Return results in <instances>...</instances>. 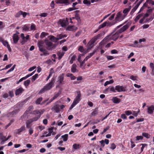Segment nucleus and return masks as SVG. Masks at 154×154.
Returning <instances> with one entry per match:
<instances>
[{
	"mask_svg": "<svg viewBox=\"0 0 154 154\" xmlns=\"http://www.w3.org/2000/svg\"><path fill=\"white\" fill-rule=\"evenodd\" d=\"M68 22L67 18L66 19H60L58 22V23L60 24L61 26L62 27H66L67 25V24Z\"/></svg>",
	"mask_w": 154,
	"mask_h": 154,
	"instance_id": "nucleus-10",
	"label": "nucleus"
},
{
	"mask_svg": "<svg viewBox=\"0 0 154 154\" xmlns=\"http://www.w3.org/2000/svg\"><path fill=\"white\" fill-rule=\"evenodd\" d=\"M48 14L46 13H43L40 14L39 16L41 17H45L47 16Z\"/></svg>",
	"mask_w": 154,
	"mask_h": 154,
	"instance_id": "nucleus-63",
	"label": "nucleus"
},
{
	"mask_svg": "<svg viewBox=\"0 0 154 154\" xmlns=\"http://www.w3.org/2000/svg\"><path fill=\"white\" fill-rule=\"evenodd\" d=\"M55 78L53 77L51 79V82L44 86L46 91L50 90L54 86V83L55 82Z\"/></svg>",
	"mask_w": 154,
	"mask_h": 154,
	"instance_id": "nucleus-5",
	"label": "nucleus"
},
{
	"mask_svg": "<svg viewBox=\"0 0 154 154\" xmlns=\"http://www.w3.org/2000/svg\"><path fill=\"white\" fill-rule=\"evenodd\" d=\"M76 58V56L75 55H73L71 58V60L69 61V63L71 64L73 63V61L75 60Z\"/></svg>",
	"mask_w": 154,
	"mask_h": 154,
	"instance_id": "nucleus-48",
	"label": "nucleus"
},
{
	"mask_svg": "<svg viewBox=\"0 0 154 154\" xmlns=\"http://www.w3.org/2000/svg\"><path fill=\"white\" fill-rule=\"evenodd\" d=\"M83 3L84 4L87 5L88 6L90 5L91 4L90 1L88 0H84Z\"/></svg>",
	"mask_w": 154,
	"mask_h": 154,
	"instance_id": "nucleus-49",
	"label": "nucleus"
},
{
	"mask_svg": "<svg viewBox=\"0 0 154 154\" xmlns=\"http://www.w3.org/2000/svg\"><path fill=\"white\" fill-rule=\"evenodd\" d=\"M154 18V14H153L152 16H151L149 18H147L145 22V23L148 22L149 21H151Z\"/></svg>",
	"mask_w": 154,
	"mask_h": 154,
	"instance_id": "nucleus-39",
	"label": "nucleus"
},
{
	"mask_svg": "<svg viewBox=\"0 0 154 154\" xmlns=\"http://www.w3.org/2000/svg\"><path fill=\"white\" fill-rule=\"evenodd\" d=\"M100 37V34H98L97 35L94 36L88 42V49L91 48L94 46V44L96 41V40L99 38Z\"/></svg>",
	"mask_w": 154,
	"mask_h": 154,
	"instance_id": "nucleus-4",
	"label": "nucleus"
},
{
	"mask_svg": "<svg viewBox=\"0 0 154 154\" xmlns=\"http://www.w3.org/2000/svg\"><path fill=\"white\" fill-rule=\"evenodd\" d=\"M114 82V80L113 79H111L109 81H106L104 84V86H106L107 85L109 84H112Z\"/></svg>",
	"mask_w": 154,
	"mask_h": 154,
	"instance_id": "nucleus-38",
	"label": "nucleus"
},
{
	"mask_svg": "<svg viewBox=\"0 0 154 154\" xmlns=\"http://www.w3.org/2000/svg\"><path fill=\"white\" fill-rule=\"evenodd\" d=\"M136 140H142L143 139V137L141 136H137L136 137Z\"/></svg>",
	"mask_w": 154,
	"mask_h": 154,
	"instance_id": "nucleus-57",
	"label": "nucleus"
},
{
	"mask_svg": "<svg viewBox=\"0 0 154 154\" xmlns=\"http://www.w3.org/2000/svg\"><path fill=\"white\" fill-rule=\"evenodd\" d=\"M96 50H94L92 53L89 54V55L87 56L86 57L88 59L91 57L96 52Z\"/></svg>",
	"mask_w": 154,
	"mask_h": 154,
	"instance_id": "nucleus-43",
	"label": "nucleus"
},
{
	"mask_svg": "<svg viewBox=\"0 0 154 154\" xmlns=\"http://www.w3.org/2000/svg\"><path fill=\"white\" fill-rule=\"evenodd\" d=\"M80 11L79 10H76L74 11L75 13V17H72V19H75L76 20L78 21V22L80 23L81 21V20L80 19V17L79 15V14Z\"/></svg>",
	"mask_w": 154,
	"mask_h": 154,
	"instance_id": "nucleus-13",
	"label": "nucleus"
},
{
	"mask_svg": "<svg viewBox=\"0 0 154 154\" xmlns=\"http://www.w3.org/2000/svg\"><path fill=\"white\" fill-rule=\"evenodd\" d=\"M78 9L77 8H74L73 7L69 8L66 10L68 11H71L74 10H76Z\"/></svg>",
	"mask_w": 154,
	"mask_h": 154,
	"instance_id": "nucleus-58",
	"label": "nucleus"
},
{
	"mask_svg": "<svg viewBox=\"0 0 154 154\" xmlns=\"http://www.w3.org/2000/svg\"><path fill=\"white\" fill-rule=\"evenodd\" d=\"M0 42H2L3 45L5 46H7V45L9 44L7 41L5 40L3 38L1 37H0Z\"/></svg>",
	"mask_w": 154,
	"mask_h": 154,
	"instance_id": "nucleus-27",
	"label": "nucleus"
},
{
	"mask_svg": "<svg viewBox=\"0 0 154 154\" xmlns=\"http://www.w3.org/2000/svg\"><path fill=\"white\" fill-rule=\"evenodd\" d=\"M30 82V80L28 79L24 82V85L26 87H27L29 85Z\"/></svg>",
	"mask_w": 154,
	"mask_h": 154,
	"instance_id": "nucleus-42",
	"label": "nucleus"
},
{
	"mask_svg": "<svg viewBox=\"0 0 154 154\" xmlns=\"http://www.w3.org/2000/svg\"><path fill=\"white\" fill-rule=\"evenodd\" d=\"M143 14H138L137 15L136 17L134 19V21L136 23L137 22L138 20L140 19V18L143 16Z\"/></svg>",
	"mask_w": 154,
	"mask_h": 154,
	"instance_id": "nucleus-33",
	"label": "nucleus"
},
{
	"mask_svg": "<svg viewBox=\"0 0 154 154\" xmlns=\"http://www.w3.org/2000/svg\"><path fill=\"white\" fill-rule=\"evenodd\" d=\"M49 38V39L51 41L54 42H56L58 40L57 38H56L53 35H50L48 37Z\"/></svg>",
	"mask_w": 154,
	"mask_h": 154,
	"instance_id": "nucleus-22",
	"label": "nucleus"
},
{
	"mask_svg": "<svg viewBox=\"0 0 154 154\" xmlns=\"http://www.w3.org/2000/svg\"><path fill=\"white\" fill-rule=\"evenodd\" d=\"M130 25V24L128 23H127L125 25H124L120 29L117 30L118 32L120 34V33L123 32L129 27Z\"/></svg>",
	"mask_w": 154,
	"mask_h": 154,
	"instance_id": "nucleus-12",
	"label": "nucleus"
},
{
	"mask_svg": "<svg viewBox=\"0 0 154 154\" xmlns=\"http://www.w3.org/2000/svg\"><path fill=\"white\" fill-rule=\"evenodd\" d=\"M142 134L143 136L147 139L149 138L150 137V135L148 133H143Z\"/></svg>",
	"mask_w": 154,
	"mask_h": 154,
	"instance_id": "nucleus-45",
	"label": "nucleus"
},
{
	"mask_svg": "<svg viewBox=\"0 0 154 154\" xmlns=\"http://www.w3.org/2000/svg\"><path fill=\"white\" fill-rule=\"evenodd\" d=\"M76 65L75 64H73L71 67V72L73 73H75L76 72L77 69H76Z\"/></svg>",
	"mask_w": 154,
	"mask_h": 154,
	"instance_id": "nucleus-31",
	"label": "nucleus"
},
{
	"mask_svg": "<svg viewBox=\"0 0 154 154\" xmlns=\"http://www.w3.org/2000/svg\"><path fill=\"white\" fill-rule=\"evenodd\" d=\"M138 42L137 41H135L134 42V44H131L130 45V46L134 47H138Z\"/></svg>",
	"mask_w": 154,
	"mask_h": 154,
	"instance_id": "nucleus-40",
	"label": "nucleus"
},
{
	"mask_svg": "<svg viewBox=\"0 0 154 154\" xmlns=\"http://www.w3.org/2000/svg\"><path fill=\"white\" fill-rule=\"evenodd\" d=\"M106 57L107 59L109 60H112L114 58V57L111 56H107Z\"/></svg>",
	"mask_w": 154,
	"mask_h": 154,
	"instance_id": "nucleus-64",
	"label": "nucleus"
},
{
	"mask_svg": "<svg viewBox=\"0 0 154 154\" xmlns=\"http://www.w3.org/2000/svg\"><path fill=\"white\" fill-rule=\"evenodd\" d=\"M12 38L14 42V43L15 44H17L19 40V37L17 34H14L12 36Z\"/></svg>",
	"mask_w": 154,
	"mask_h": 154,
	"instance_id": "nucleus-17",
	"label": "nucleus"
},
{
	"mask_svg": "<svg viewBox=\"0 0 154 154\" xmlns=\"http://www.w3.org/2000/svg\"><path fill=\"white\" fill-rule=\"evenodd\" d=\"M116 147V145L114 143H112L110 147V149L113 150L115 149Z\"/></svg>",
	"mask_w": 154,
	"mask_h": 154,
	"instance_id": "nucleus-62",
	"label": "nucleus"
},
{
	"mask_svg": "<svg viewBox=\"0 0 154 154\" xmlns=\"http://www.w3.org/2000/svg\"><path fill=\"white\" fill-rule=\"evenodd\" d=\"M32 122L30 119L27 120L26 122V128H30L32 125Z\"/></svg>",
	"mask_w": 154,
	"mask_h": 154,
	"instance_id": "nucleus-23",
	"label": "nucleus"
},
{
	"mask_svg": "<svg viewBox=\"0 0 154 154\" xmlns=\"http://www.w3.org/2000/svg\"><path fill=\"white\" fill-rule=\"evenodd\" d=\"M129 11V9H128L127 8L124 9L123 11V13L124 14H123V15L126 17Z\"/></svg>",
	"mask_w": 154,
	"mask_h": 154,
	"instance_id": "nucleus-34",
	"label": "nucleus"
},
{
	"mask_svg": "<svg viewBox=\"0 0 154 154\" xmlns=\"http://www.w3.org/2000/svg\"><path fill=\"white\" fill-rule=\"evenodd\" d=\"M40 51L43 53L42 54H40V55L41 56H47L49 55V54L48 51H47L44 48L40 49Z\"/></svg>",
	"mask_w": 154,
	"mask_h": 154,
	"instance_id": "nucleus-18",
	"label": "nucleus"
},
{
	"mask_svg": "<svg viewBox=\"0 0 154 154\" xmlns=\"http://www.w3.org/2000/svg\"><path fill=\"white\" fill-rule=\"evenodd\" d=\"M41 116V114H39L37 116H36L35 117H34L32 118L31 119H30L32 121V122H34L37 121L40 117Z\"/></svg>",
	"mask_w": 154,
	"mask_h": 154,
	"instance_id": "nucleus-30",
	"label": "nucleus"
},
{
	"mask_svg": "<svg viewBox=\"0 0 154 154\" xmlns=\"http://www.w3.org/2000/svg\"><path fill=\"white\" fill-rule=\"evenodd\" d=\"M26 130V128L24 125L22 126L20 128L15 129L14 133L16 134H20L23 131Z\"/></svg>",
	"mask_w": 154,
	"mask_h": 154,
	"instance_id": "nucleus-11",
	"label": "nucleus"
},
{
	"mask_svg": "<svg viewBox=\"0 0 154 154\" xmlns=\"http://www.w3.org/2000/svg\"><path fill=\"white\" fill-rule=\"evenodd\" d=\"M24 91L23 88L20 87L18 89H17L15 91V94L16 96L19 95L22 93Z\"/></svg>",
	"mask_w": 154,
	"mask_h": 154,
	"instance_id": "nucleus-21",
	"label": "nucleus"
},
{
	"mask_svg": "<svg viewBox=\"0 0 154 154\" xmlns=\"http://www.w3.org/2000/svg\"><path fill=\"white\" fill-rule=\"evenodd\" d=\"M78 29L77 27L75 26H68L66 29V30L69 31H76Z\"/></svg>",
	"mask_w": 154,
	"mask_h": 154,
	"instance_id": "nucleus-15",
	"label": "nucleus"
},
{
	"mask_svg": "<svg viewBox=\"0 0 154 154\" xmlns=\"http://www.w3.org/2000/svg\"><path fill=\"white\" fill-rule=\"evenodd\" d=\"M75 0H55V2L57 4H64L68 5L71 2L75 1Z\"/></svg>",
	"mask_w": 154,
	"mask_h": 154,
	"instance_id": "nucleus-6",
	"label": "nucleus"
},
{
	"mask_svg": "<svg viewBox=\"0 0 154 154\" xmlns=\"http://www.w3.org/2000/svg\"><path fill=\"white\" fill-rule=\"evenodd\" d=\"M78 50L81 53H83L85 54H86L88 52L87 51H85L83 47L82 46H79Z\"/></svg>",
	"mask_w": 154,
	"mask_h": 154,
	"instance_id": "nucleus-29",
	"label": "nucleus"
},
{
	"mask_svg": "<svg viewBox=\"0 0 154 154\" xmlns=\"http://www.w3.org/2000/svg\"><path fill=\"white\" fill-rule=\"evenodd\" d=\"M61 93V91H59L58 93L57 94H55L54 96L53 97L55 99H56L57 97H58L60 94Z\"/></svg>",
	"mask_w": 154,
	"mask_h": 154,
	"instance_id": "nucleus-54",
	"label": "nucleus"
},
{
	"mask_svg": "<svg viewBox=\"0 0 154 154\" xmlns=\"http://www.w3.org/2000/svg\"><path fill=\"white\" fill-rule=\"evenodd\" d=\"M125 17L122 14V12L121 11H119L116 14L115 20L111 22H109L108 20H107L104 22L99 26L98 29L97 30V31H98V30L106 26L107 27H111L115 24L118 22L124 20Z\"/></svg>",
	"mask_w": 154,
	"mask_h": 154,
	"instance_id": "nucleus-1",
	"label": "nucleus"
},
{
	"mask_svg": "<svg viewBox=\"0 0 154 154\" xmlns=\"http://www.w3.org/2000/svg\"><path fill=\"white\" fill-rule=\"evenodd\" d=\"M35 71H34L33 72L31 73H30V74H28V75H27L25 77H24L25 78V79H27L28 77H29L31 76L32 75L34 74V73H35Z\"/></svg>",
	"mask_w": 154,
	"mask_h": 154,
	"instance_id": "nucleus-60",
	"label": "nucleus"
},
{
	"mask_svg": "<svg viewBox=\"0 0 154 154\" xmlns=\"http://www.w3.org/2000/svg\"><path fill=\"white\" fill-rule=\"evenodd\" d=\"M120 34L117 31L115 34L108 35L105 37L100 44H102L104 41L107 42L110 40H112L114 41L116 40L119 36Z\"/></svg>",
	"mask_w": 154,
	"mask_h": 154,
	"instance_id": "nucleus-3",
	"label": "nucleus"
},
{
	"mask_svg": "<svg viewBox=\"0 0 154 154\" xmlns=\"http://www.w3.org/2000/svg\"><path fill=\"white\" fill-rule=\"evenodd\" d=\"M81 147V146L80 144H77L76 143L74 144L72 146L73 148L75 149H79Z\"/></svg>",
	"mask_w": 154,
	"mask_h": 154,
	"instance_id": "nucleus-36",
	"label": "nucleus"
},
{
	"mask_svg": "<svg viewBox=\"0 0 154 154\" xmlns=\"http://www.w3.org/2000/svg\"><path fill=\"white\" fill-rule=\"evenodd\" d=\"M44 111L43 110H35L30 113V114L36 115L37 114H43Z\"/></svg>",
	"mask_w": 154,
	"mask_h": 154,
	"instance_id": "nucleus-14",
	"label": "nucleus"
},
{
	"mask_svg": "<svg viewBox=\"0 0 154 154\" xmlns=\"http://www.w3.org/2000/svg\"><path fill=\"white\" fill-rule=\"evenodd\" d=\"M147 112L148 114H153L154 111V106L152 105L149 106L147 108Z\"/></svg>",
	"mask_w": 154,
	"mask_h": 154,
	"instance_id": "nucleus-19",
	"label": "nucleus"
},
{
	"mask_svg": "<svg viewBox=\"0 0 154 154\" xmlns=\"http://www.w3.org/2000/svg\"><path fill=\"white\" fill-rule=\"evenodd\" d=\"M45 42L47 46V49L48 50H50L53 49L54 45L52 42L48 39L45 40Z\"/></svg>",
	"mask_w": 154,
	"mask_h": 154,
	"instance_id": "nucleus-8",
	"label": "nucleus"
},
{
	"mask_svg": "<svg viewBox=\"0 0 154 154\" xmlns=\"http://www.w3.org/2000/svg\"><path fill=\"white\" fill-rule=\"evenodd\" d=\"M79 101L77 100H74L72 104L71 105L70 108L69 109H72L78 103H79Z\"/></svg>",
	"mask_w": 154,
	"mask_h": 154,
	"instance_id": "nucleus-25",
	"label": "nucleus"
},
{
	"mask_svg": "<svg viewBox=\"0 0 154 154\" xmlns=\"http://www.w3.org/2000/svg\"><path fill=\"white\" fill-rule=\"evenodd\" d=\"M77 96H76L75 99L79 101L81 100V94L80 91H78L77 92Z\"/></svg>",
	"mask_w": 154,
	"mask_h": 154,
	"instance_id": "nucleus-28",
	"label": "nucleus"
},
{
	"mask_svg": "<svg viewBox=\"0 0 154 154\" xmlns=\"http://www.w3.org/2000/svg\"><path fill=\"white\" fill-rule=\"evenodd\" d=\"M61 137L63 139V141L65 142L66 141L68 138V134H66L64 135L61 136Z\"/></svg>",
	"mask_w": 154,
	"mask_h": 154,
	"instance_id": "nucleus-37",
	"label": "nucleus"
},
{
	"mask_svg": "<svg viewBox=\"0 0 154 154\" xmlns=\"http://www.w3.org/2000/svg\"><path fill=\"white\" fill-rule=\"evenodd\" d=\"M46 91L45 90V87H44L40 91H39L38 93V94H43L45 91Z\"/></svg>",
	"mask_w": 154,
	"mask_h": 154,
	"instance_id": "nucleus-56",
	"label": "nucleus"
},
{
	"mask_svg": "<svg viewBox=\"0 0 154 154\" xmlns=\"http://www.w3.org/2000/svg\"><path fill=\"white\" fill-rule=\"evenodd\" d=\"M125 87L122 86L118 85L116 86L115 87L113 86H110L106 88L105 91L107 92H112L114 93H116L117 92H120L126 91Z\"/></svg>",
	"mask_w": 154,
	"mask_h": 154,
	"instance_id": "nucleus-2",
	"label": "nucleus"
},
{
	"mask_svg": "<svg viewBox=\"0 0 154 154\" xmlns=\"http://www.w3.org/2000/svg\"><path fill=\"white\" fill-rule=\"evenodd\" d=\"M98 112V110L97 108H95L91 113V117L95 116L97 115Z\"/></svg>",
	"mask_w": 154,
	"mask_h": 154,
	"instance_id": "nucleus-24",
	"label": "nucleus"
},
{
	"mask_svg": "<svg viewBox=\"0 0 154 154\" xmlns=\"http://www.w3.org/2000/svg\"><path fill=\"white\" fill-rule=\"evenodd\" d=\"M111 100L115 104H118L121 101V99L118 98L117 97H113Z\"/></svg>",
	"mask_w": 154,
	"mask_h": 154,
	"instance_id": "nucleus-16",
	"label": "nucleus"
},
{
	"mask_svg": "<svg viewBox=\"0 0 154 154\" xmlns=\"http://www.w3.org/2000/svg\"><path fill=\"white\" fill-rule=\"evenodd\" d=\"M22 11H20L18 12L15 15V17L16 18H18L20 17V15H22Z\"/></svg>",
	"mask_w": 154,
	"mask_h": 154,
	"instance_id": "nucleus-46",
	"label": "nucleus"
},
{
	"mask_svg": "<svg viewBox=\"0 0 154 154\" xmlns=\"http://www.w3.org/2000/svg\"><path fill=\"white\" fill-rule=\"evenodd\" d=\"M138 7L139 6L138 5H136L132 9L131 11L130 12V14L131 15H132L134 12L137 10Z\"/></svg>",
	"mask_w": 154,
	"mask_h": 154,
	"instance_id": "nucleus-32",
	"label": "nucleus"
},
{
	"mask_svg": "<svg viewBox=\"0 0 154 154\" xmlns=\"http://www.w3.org/2000/svg\"><path fill=\"white\" fill-rule=\"evenodd\" d=\"M53 109L57 113L59 112L60 111V106L59 105L57 104L54 106Z\"/></svg>",
	"mask_w": 154,
	"mask_h": 154,
	"instance_id": "nucleus-26",
	"label": "nucleus"
},
{
	"mask_svg": "<svg viewBox=\"0 0 154 154\" xmlns=\"http://www.w3.org/2000/svg\"><path fill=\"white\" fill-rule=\"evenodd\" d=\"M16 66V65L15 64L14 65V66L12 67H11L10 69L6 72V74H8L9 72H10L13 71V70H14Z\"/></svg>",
	"mask_w": 154,
	"mask_h": 154,
	"instance_id": "nucleus-50",
	"label": "nucleus"
},
{
	"mask_svg": "<svg viewBox=\"0 0 154 154\" xmlns=\"http://www.w3.org/2000/svg\"><path fill=\"white\" fill-rule=\"evenodd\" d=\"M11 137V136L10 135H9L8 137L7 138H5V139H4V140H3V141H2L1 142V144H3L4 143V142L6 141H7L9 139H10V137Z\"/></svg>",
	"mask_w": 154,
	"mask_h": 154,
	"instance_id": "nucleus-59",
	"label": "nucleus"
},
{
	"mask_svg": "<svg viewBox=\"0 0 154 154\" xmlns=\"http://www.w3.org/2000/svg\"><path fill=\"white\" fill-rule=\"evenodd\" d=\"M33 107L32 106H30L27 109L26 111L24 113L22 117L23 118H27L28 116H29V113H31L30 111L31 110H32L33 109Z\"/></svg>",
	"mask_w": 154,
	"mask_h": 154,
	"instance_id": "nucleus-9",
	"label": "nucleus"
},
{
	"mask_svg": "<svg viewBox=\"0 0 154 154\" xmlns=\"http://www.w3.org/2000/svg\"><path fill=\"white\" fill-rule=\"evenodd\" d=\"M38 75L37 74H35L32 77V81H34L38 78Z\"/></svg>",
	"mask_w": 154,
	"mask_h": 154,
	"instance_id": "nucleus-51",
	"label": "nucleus"
},
{
	"mask_svg": "<svg viewBox=\"0 0 154 154\" xmlns=\"http://www.w3.org/2000/svg\"><path fill=\"white\" fill-rule=\"evenodd\" d=\"M65 74L64 73L60 74L58 77L57 82L59 85H63L65 84V82L63 80L64 79Z\"/></svg>",
	"mask_w": 154,
	"mask_h": 154,
	"instance_id": "nucleus-7",
	"label": "nucleus"
},
{
	"mask_svg": "<svg viewBox=\"0 0 154 154\" xmlns=\"http://www.w3.org/2000/svg\"><path fill=\"white\" fill-rule=\"evenodd\" d=\"M48 35V34L47 33L45 32H42L40 35V37L42 38H43L45 37L46 35Z\"/></svg>",
	"mask_w": 154,
	"mask_h": 154,
	"instance_id": "nucleus-53",
	"label": "nucleus"
},
{
	"mask_svg": "<svg viewBox=\"0 0 154 154\" xmlns=\"http://www.w3.org/2000/svg\"><path fill=\"white\" fill-rule=\"evenodd\" d=\"M57 37H58V40L59 39H61L64 37H67V35L66 34L63 35L62 34H58L57 35Z\"/></svg>",
	"mask_w": 154,
	"mask_h": 154,
	"instance_id": "nucleus-35",
	"label": "nucleus"
},
{
	"mask_svg": "<svg viewBox=\"0 0 154 154\" xmlns=\"http://www.w3.org/2000/svg\"><path fill=\"white\" fill-rule=\"evenodd\" d=\"M53 70V69L51 68L50 70V71L49 73V74L48 75V77L46 79V81H48V79L50 78L51 76H52V75L53 72H52V71Z\"/></svg>",
	"mask_w": 154,
	"mask_h": 154,
	"instance_id": "nucleus-44",
	"label": "nucleus"
},
{
	"mask_svg": "<svg viewBox=\"0 0 154 154\" xmlns=\"http://www.w3.org/2000/svg\"><path fill=\"white\" fill-rule=\"evenodd\" d=\"M35 71H34L33 72L31 73H30V74H28V75H27L25 77H24L25 78V79H27L28 77H29L31 76L32 75L34 74V73H35Z\"/></svg>",
	"mask_w": 154,
	"mask_h": 154,
	"instance_id": "nucleus-61",
	"label": "nucleus"
},
{
	"mask_svg": "<svg viewBox=\"0 0 154 154\" xmlns=\"http://www.w3.org/2000/svg\"><path fill=\"white\" fill-rule=\"evenodd\" d=\"M23 30L25 31H28L29 30V27L26 24L23 27Z\"/></svg>",
	"mask_w": 154,
	"mask_h": 154,
	"instance_id": "nucleus-47",
	"label": "nucleus"
},
{
	"mask_svg": "<svg viewBox=\"0 0 154 154\" xmlns=\"http://www.w3.org/2000/svg\"><path fill=\"white\" fill-rule=\"evenodd\" d=\"M125 113L126 115L127 116L130 115L132 114V112L130 110H127L125 111Z\"/></svg>",
	"mask_w": 154,
	"mask_h": 154,
	"instance_id": "nucleus-55",
	"label": "nucleus"
},
{
	"mask_svg": "<svg viewBox=\"0 0 154 154\" xmlns=\"http://www.w3.org/2000/svg\"><path fill=\"white\" fill-rule=\"evenodd\" d=\"M5 138L6 137L4 136L2 133H0V140H2V141H3L5 139Z\"/></svg>",
	"mask_w": 154,
	"mask_h": 154,
	"instance_id": "nucleus-52",
	"label": "nucleus"
},
{
	"mask_svg": "<svg viewBox=\"0 0 154 154\" xmlns=\"http://www.w3.org/2000/svg\"><path fill=\"white\" fill-rule=\"evenodd\" d=\"M43 98L42 97H40L38 98L35 101V103L36 104H40L41 102L42 101Z\"/></svg>",
	"mask_w": 154,
	"mask_h": 154,
	"instance_id": "nucleus-41",
	"label": "nucleus"
},
{
	"mask_svg": "<svg viewBox=\"0 0 154 154\" xmlns=\"http://www.w3.org/2000/svg\"><path fill=\"white\" fill-rule=\"evenodd\" d=\"M65 54V52H63L62 51H59L57 52V54L58 57V60H59L62 58L64 56Z\"/></svg>",
	"mask_w": 154,
	"mask_h": 154,
	"instance_id": "nucleus-20",
	"label": "nucleus"
}]
</instances>
